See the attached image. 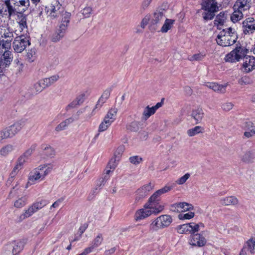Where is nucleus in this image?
Here are the masks:
<instances>
[{"instance_id": "1", "label": "nucleus", "mask_w": 255, "mask_h": 255, "mask_svg": "<svg viewBox=\"0 0 255 255\" xmlns=\"http://www.w3.org/2000/svg\"><path fill=\"white\" fill-rule=\"evenodd\" d=\"M238 39L237 34L232 27L223 29L218 35L216 41L222 46H229L236 43Z\"/></svg>"}, {"instance_id": "2", "label": "nucleus", "mask_w": 255, "mask_h": 255, "mask_svg": "<svg viewBox=\"0 0 255 255\" xmlns=\"http://www.w3.org/2000/svg\"><path fill=\"white\" fill-rule=\"evenodd\" d=\"M172 187L168 186H165L162 188L156 191L150 197V211L152 213L157 214L160 213L164 209V205L161 202L160 196L169 191L171 190Z\"/></svg>"}, {"instance_id": "3", "label": "nucleus", "mask_w": 255, "mask_h": 255, "mask_svg": "<svg viewBox=\"0 0 255 255\" xmlns=\"http://www.w3.org/2000/svg\"><path fill=\"white\" fill-rule=\"evenodd\" d=\"M202 9L204 10L202 13L204 20H212L215 16V13L219 10V7L216 1L205 0L202 3Z\"/></svg>"}, {"instance_id": "4", "label": "nucleus", "mask_w": 255, "mask_h": 255, "mask_svg": "<svg viewBox=\"0 0 255 255\" xmlns=\"http://www.w3.org/2000/svg\"><path fill=\"white\" fill-rule=\"evenodd\" d=\"M172 222V217L168 215H162L154 220L149 226L151 231H156L159 229L168 227Z\"/></svg>"}, {"instance_id": "5", "label": "nucleus", "mask_w": 255, "mask_h": 255, "mask_svg": "<svg viewBox=\"0 0 255 255\" xmlns=\"http://www.w3.org/2000/svg\"><path fill=\"white\" fill-rule=\"evenodd\" d=\"M14 30L9 27L0 29V45L4 49L10 47L11 42L13 38Z\"/></svg>"}, {"instance_id": "6", "label": "nucleus", "mask_w": 255, "mask_h": 255, "mask_svg": "<svg viewBox=\"0 0 255 255\" xmlns=\"http://www.w3.org/2000/svg\"><path fill=\"white\" fill-rule=\"evenodd\" d=\"M5 6L4 12L8 13L7 17L10 19L11 16L18 15L23 13L25 9H21L15 0H5L3 4Z\"/></svg>"}, {"instance_id": "7", "label": "nucleus", "mask_w": 255, "mask_h": 255, "mask_svg": "<svg viewBox=\"0 0 255 255\" xmlns=\"http://www.w3.org/2000/svg\"><path fill=\"white\" fill-rule=\"evenodd\" d=\"M22 124L16 122L0 131V142L3 139L11 138L17 133L22 128Z\"/></svg>"}, {"instance_id": "8", "label": "nucleus", "mask_w": 255, "mask_h": 255, "mask_svg": "<svg viewBox=\"0 0 255 255\" xmlns=\"http://www.w3.org/2000/svg\"><path fill=\"white\" fill-rule=\"evenodd\" d=\"M47 204V201L43 199H41L39 201H37L36 202L33 203L28 207L27 210H25L24 213L20 216V221H22L25 218L30 217L38 210L45 206Z\"/></svg>"}, {"instance_id": "9", "label": "nucleus", "mask_w": 255, "mask_h": 255, "mask_svg": "<svg viewBox=\"0 0 255 255\" xmlns=\"http://www.w3.org/2000/svg\"><path fill=\"white\" fill-rule=\"evenodd\" d=\"M245 54L246 50L241 46H237L226 55L225 60L228 62H236L240 61Z\"/></svg>"}, {"instance_id": "10", "label": "nucleus", "mask_w": 255, "mask_h": 255, "mask_svg": "<svg viewBox=\"0 0 255 255\" xmlns=\"http://www.w3.org/2000/svg\"><path fill=\"white\" fill-rule=\"evenodd\" d=\"M30 44L28 37L24 35H20L15 38L13 42V47L14 51L17 53L22 52L27 46Z\"/></svg>"}, {"instance_id": "11", "label": "nucleus", "mask_w": 255, "mask_h": 255, "mask_svg": "<svg viewBox=\"0 0 255 255\" xmlns=\"http://www.w3.org/2000/svg\"><path fill=\"white\" fill-rule=\"evenodd\" d=\"M24 244L21 241H14L6 245L8 250V255H15L20 253L23 249Z\"/></svg>"}, {"instance_id": "12", "label": "nucleus", "mask_w": 255, "mask_h": 255, "mask_svg": "<svg viewBox=\"0 0 255 255\" xmlns=\"http://www.w3.org/2000/svg\"><path fill=\"white\" fill-rule=\"evenodd\" d=\"M67 28H66V25L63 24H59L58 25L54 33L52 34L51 37V40L54 42H57L62 39L66 32Z\"/></svg>"}, {"instance_id": "13", "label": "nucleus", "mask_w": 255, "mask_h": 255, "mask_svg": "<svg viewBox=\"0 0 255 255\" xmlns=\"http://www.w3.org/2000/svg\"><path fill=\"white\" fill-rule=\"evenodd\" d=\"M207 241L200 234H193L190 236L189 244L192 246L201 247L205 245Z\"/></svg>"}, {"instance_id": "14", "label": "nucleus", "mask_w": 255, "mask_h": 255, "mask_svg": "<svg viewBox=\"0 0 255 255\" xmlns=\"http://www.w3.org/2000/svg\"><path fill=\"white\" fill-rule=\"evenodd\" d=\"M152 187L151 184L149 183L138 189L136 191L135 201L139 202L145 198L148 195V192L152 189Z\"/></svg>"}, {"instance_id": "15", "label": "nucleus", "mask_w": 255, "mask_h": 255, "mask_svg": "<svg viewBox=\"0 0 255 255\" xmlns=\"http://www.w3.org/2000/svg\"><path fill=\"white\" fill-rule=\"evenodd\" d=\"M243 31L245 34L253 33L255 30V20L249 17L243 22Z\"/></svg>"}, {"instance_id": "16", "label": "nucleus", "mask_w": 255, "mask_h": 255, "mask_svg": "<svg viewBox=\"0 0 255 255\" xmlns=\"http://www.w3.org/2000/svg\"><path fill=\"white\" fill-rule=\"evenodd\" d=\"M46 166L45 165H41L32 170L29 173L28 177L29 182L34 183L39 179L42 180L41 171Z\"/></svg>"}, {"instance_id": "17", "label": "nucleus", "mask_w": 255, "mask_h": 255, "mask_svg": "<svg viewBox=\"0 0 255 255\" xmlns=\"http://www.w3.org/2000/svg\"><path fill=\"white\" fill-rule=\"evenodd\" d=\"M245 62L243 64L244 71L249 73L255 68V57L253 56H246L245 58Z\"/></svg>"}, {"instance_id": "18", "label": "nucleus", "mask_w": 255, "mask_h": 255, "mask_svg": "<svg viewBox=\"0 0 255 255\" xmlns=\"http://www.w3.org/2000/svg\"><path fill=\"white\" fill-rule=\"evenodd\" d=\"M165 10L162 8H159L154 12L151 18V22L152 24H157L160 22L164 18Z\"/></svg>"}, {"instance_id": "19", "label": "nucleus", "mask_w": 255, "mask_h": 255, "mask_svg": "<svg viewBox=\"0 0 255 255\" xmlns=\"http://www.w3.org/2000/svg\"><path fill=\"white\" fill-rule=\"evenodd\" d=\"M251 6V0H237L234 7L239 8L243 11L249 10Z\"/></svg>"}, {"instance_id": "20", "label": "nucleus", "mask_w": 255, "mask_h": 255, "mask_svg": "<svg viewBox=\"0 0 255 255\" xmlns=\"http://www.w3.org/2000/svg\"><path fill=\"white\" fill-rule=\"evenodd\" d=\"M205 86L213 90L214 91L224 93L226 91L227 85H219L216 83L208 82L205 84Z\"/></svg>"}, {"instance_id": "21", "label": "nucleus", "mask_w": 255, "mask_h": 255, "mask_svg": "<svg viewBox=\"0 0 255 255\" xmlns=\"http://www.w3.org/2000/svg\"><path fill=\"white\" fill-rule=\"evenodd\" d=\"M172 208H175V209L178 210L179 208L183 209L180 212H185L187 211H190L193 209L194 207L191 204L186 202H180L176 203L171 206Z\"/></svg>"}, {"instance_id": "22", "label": "nucleus", "mask_w": 255, "mask_h": 255, "mask_svg": "<svg viewBox=\"0 0 255 255\" xmlns=\"http://www.w3.org/2000/svg\"><path fill=\"white\" fill-rule=\"evenodd\" d=\"M220 203L224 206H235L238 204L239 201L235 196H229L221 199L220 200Z\"/></svg>"}, {"instance_id": "23", "label": "nucleus", "mask_w": 255, "mask_h": 255, "mask_svg": "<svg viewBox=\"0 0 255 255\" xmlns=\"http://www.w3.org/2000/svg\"><path fill=\"white\" fill-rule=\"evenodd\" d=\"M152 214V211L148 209H140L135 214V219L136 221L142 220Z\"/></svg>"}, {"instance_id": "24", "label": "nucleus", "mask_w": 255, "mask_h": 255, "mask_svg": "<svg viewBox=\"0 0 255 255\" xmlns=\"http://www.w3.org/2000/svg\"><path fill=\"white\" fill-rule=\"evenodd\" d=\"M59 9L60 6L59 5L57 2L56 1L54 3H51L48 6V11L50 12V15L51 17L55 18L59 16V14L60 13Z\"/></svg>"}, {"instance_id": "25", "label": "nucleus", "mask_w": 255, "mask_h": 255, "mask_svg": "<svg viewBox=\"0 0 255 255\" xmlns=\"http://www.w3.org/2000/svg\"><path fill=\"white\" fill-rule=\"evenodd\" d=\"M191 117L196 121V124L200 123L203 117L204 113L202 108H198L192 112Z\"/></svg>"}, {"instance_id": "26", "label": "nucleus", "mask_w": 255, "mask_h": 255, "mask_svg": "<svg viewBox=\"0 0 255 255\" xmlns=\"http://www.w3.org/2000/svg\"><path fill=\"white\" fill-rule=\"evenodd\" d=\"M12 59V57L11 56V52L5 49L1 57L0 62L2 65H4L5 67H6L10 64Z\"/></svg>"}, {"instance_id": "27", "label": "nucleus", "mask_w": 255, "mask_h": 255, "mask_svg": "<svg viewBox=\"0 0 255 255\" xmlns=\"http://www.w3.org/2000/svg\"><path fill=\"white\" fill-rule=\"evenodd\" d=\"M41 148L43 150V154L48 157L52 158L55 155L54 149L49 145L42 144Z\"/></svg>"}, {"instance_id": "28", "label": "nucleus", "mask_w": 255, "mask_h": 255, "mask_svg": "<svg viewBox=\"0 0 255 255\" xmlns=\"http://www.w3.org/2000/svg\"><path fill=\"white\" fill-rule=\"evenodd\" d=\"M59 79V76L57 75H53L48 78H45L41 79L43 85L46 88L53 85Z\"/></svg>"}, {"instance_id": "29", "label": "nucleus", "mask_w": 255, "mask_h": 255, "mask_svg": "<svg viewBox=\"0 0 255 255\" xmlns=\"http://www.w3.org/2000/svg\"><path fill=\"white\" fill-rule=\"evenodd\" d=\"M118 109L116 108H111L104 118V121L109 122L111 124L116 119Z\"/></svg>"}, {"instance_id": "30", "label": "nucleus", "mask_w": 255, "mask_h": 255, "mask_svg": "<svg viewBox=\"0 0 255 255\" xmlns=\"http://www.w3.org/2000/svg\"><path fill=\"white\" fill-rule=\"evenodd\" d=\"M73 118L71 117L66 119L65 121L62 122L55 127V130L56 131H60L65 129V128L71 123L74 121Z\"/></svg>"}, {"instance_id": "31", "label": "nucleus", "mask_w": 255, "mask_h": 255, "mask_svg": "<svg viewBox=\"0 0 255 255\" xmlns=\"http://www.w3.org/2000/svg\"><path fill=\"white\" fill-rule=\"evenodd\" d=\"M191 225L190 223L185 224L181 225L178 226L176 229L177 232L179 234H190Z\"/></svg>"}, {"instance_id": "32", "label": "nucleus", "mask_w": 255, "mask_h": 255, "mask_svg": "<svg viewBox=\"0 0 255 255\" xmlns=\"http://www.w3.org/2000/svg\"><path fill=\"white\" fill-rule=\"evenodd\" d=\"M155 113L154 109L152 107L147 106L144 109L142 113V120L146 121L151 116Z\"/></svg>"}, {"instance_id": "33", "label": "nucleus", "mask_w": 255, "mask_h": 255, "mask_svg": "<svg viewBox=\"0 0 255 255\" xmlns=\"http://www.w3.org/2000/svg\"><path fill=\"white\" fill-rule=\"evenodd\" d=\"M226 16L224 12H221L216 16V19L214 20V24L217 25L218 29H221V28L219 26L223 25Z\"/></svg>"}, {"instance_id": "34", "label": "nucleus", "mask_w": 255, "mask_h": 255, "mask_svg": "<svg viewBox=\"0 0 255 255\" xmlns=\"http://www.w3.org/2000/svg\"><path fill=\"white\" fill-rule=\"evenodd\" d=\"M175 20L173 19L166 18L164 24L161 28V31L163 33L167 32L171 28Z\"/></svg>"}, {"instance_id": "35", "label": "nucleus", "mask_w": 255, "mask_h": 255, "mask_svg": "<svg viewBox=\"0 0 255 255\" xmlns=\"http://www.w3.org/2000/svg\"><path fill=\"white\" fill-rule=\"evenodd\" d=\"M14 149V146L12 144H7L0 149V154L1 156L5 157L11 152Z\"/></svg>"}, {"instance_id": "36", "label": "nucleus", "mask_w": 255, "mask_h": 255, "mask_svg": "<svg viewBox=\"0 0 255 255\" xmlns=\"http://www.w3.org/2000/svg\"><path fill=\"white\" fill-rule=\"evenodd\" d=\"M204 128L201 126H196L195 127L188 129L187 131L189 136H193L196 134L204 132Z\"/></svg>"}, {"instance_id": "37", "label": "nucleus", "mask_w": 255, "mask_h": 255, "mask_svg": "<svg viewBox=\"0 0 255 255\" xmlns=\"http://www.w3.org/2000/svg\"><path fill=\"white\" fill-rule=\"evenodd\" d=\"M238 10H235L231 16V19L233 22H236L240 20L243 17L242 11L239 8H237Z\"/></svg>"}, {"instance_id": "38", "label": "nucleus", "mask_w": 255, "mask_h": 255, "mask_svg": "<svg viewBox=\"0 0 255 255\" xmlns=\"http://www.w3.org/2000/svg\"><path fill=\"white\" fill-rule=\"evenodd\" d=\"M255 158V153L252 151H248L242 157V160L245 162H250Z\"/></svg>"}, {"instance_id": "39", "label": "nucleus", "mask_w": 255, "mask_h": 255, "mask_svg": "<svg viewBox=\"0 0 255 255\" xmlns=\"http://www.w3.org/2000/svg\"><path fill=\"white\" fill-rule=\"evenodd\" d=\"M19 16L17 15L19 20L18 23L21 28L23 29L24 28L27 27L26 16L23 14V13H21V14H19Z\"/></svg>"}, {"instance_id": "40", "label": "nucleus", "mask_w": 255, "mask_h": 255, "mask_svg": "<svg viewBox=\"0 0 255 255\" xmlns=\"http://www.w3.org/2000/svg\"><path fill=\"white\" fill-rule=\"evenodd\" d=\"M127 128L131 131L136 132L139 129V123L136 121L132 122L127 126Z\"/></svg>"}, {"instance_id": "41", "label": "nucleus", "mask_w": 255, "mask_h": 255, "mask_svg": "<svg viewBox=\"0 0 255 255\" xmlns=\"http://www.w3.org/2000/svg\"><path fill=\"white\" fill-rule=\"evenodd\" d=\"M244 246L250 251V254H255V241L251 239L246 242Z\"/></svg>"}, {"instance_id": "42", "label": "nucleus", "mask_w": 255, "mask_h": 255, "mask_svg": "<svg viewBox=\"0 0 255 255\" xmlns=\"http://www.w3.org/2000/svg\"><path fill=\"white\" fill-rule=\"evenodd\" d=\"M27 59L28 62H33L36 58V52L35 48L31 49L27 53Z\"/></svg>"}, {"instance_id": "43", "label": "nucleus", "mask_w": 255, "mask_h": 255, "mask_svg": "<svg viewBox=\"0 0 255 255\" xmlns=\"http://www.w3.org/2000/svg\"><path fill=\"white\" fill-rule=\"evenodd\" d=\"M71 17V13L70 12H68L65 11L62 14V18L61 20V23L60 24H63L64 25H66V28H67L68 26V24L70 21V19Z\"/></svg>"}, {"instance_id": "44", "label": "nucleus", "mask_w": 255, "mask_h": 255, "mask_svg": "<svg viewBox=\"0 0 255 255\" xmlns=\"http://www.w3.org/2000/svg\"><path fill=\"white\" fill-rule=\"evenodd\" d=\"M27 198L26 197H22L15 201L14 206L16 208H21L26 204Z\"/></svg>"}, {"instance_id": "45", "label": "nucleus", "mask_w": 255, "mask_h": 255, "mask_svg": "<svg viewBox=\"0 0 255 255\" xmlns=\"http://www.w3.org/2000/svg\"><path fill=\"white\" fill-rule=\"evenodd\" d=\"M103 239L102 237V235L101 234H99L93 241L92 243L91 244L92 246L94 248L98 247L103 242Z\"/></svg>"}, {"instance_id": "46", "label": "nucleus", "mask_w": 255, "mask_h": 255, "mask_svg": "<svg viewBox=\"0 0 255 255\" xmlns=\"http://www.w3.org/2000/svg\"><path fill=\"white\" fill-rule=\"evenodd\" d=\"M205 56V54L199 53L195 54L191 56L188 57V59L191 61H199L202 60Z\"/></svg>"}, {"instance_id": "47", "label": "nucleus", "mask_w": 255, "mask_h": 255, "mask_svg": "<svg viewBox=\"0 0 255 255\" xmlns=\"http://www.w3.org/2000/svg\"><path fill=\"white\" fill-rule=\"evenodd\" d=\"M36 146V144H32L22 154V155L28 159L29 157L31 156V155L32 154L33 151L35 150Z\"/></svg>"}, {"instance_id": "48", "label": "nucleus", "mask_w": 255, "mask_h": 255, "mask_svg": "<svg viewBox=\"0 0 255 255\" xmlns=\"http://www.w3.org/2000/svg\"><path fill=\"white\" fill-rule=\"evenodd\" d=\"M25 157H23L21 155L17 159L16 161V164L15 165L16 168H18L21 170L22 168L24 163L27 160Z\"/></svg>"}, {"instance_id": "49", "label": "nucleus", "mask_w": 255, "mask_h": 255, "mask_svg": "<svg viewBox=\"0 0 255 255\" xmlns=\"http://www.w3.org/2000/svg\"><path fill=\"white\" fill-rule=\"evenodd\" d=\"M238 83L241 85H249L251 84L253 81L249 76H244L239 80Z\"/></svg>"}, {"instance_id": "50", "label": "nucleus", "mask_w": 255, "mask_h": 255, "mask_svg": "<svg viewBox=\"0 0 255 255\" xmlns=\"http://www.w3.org/2000/svg\"><path fill=\"white\" fill-rule=\"evenodd\" d=\"M42 83V82L41 80H40L34 85L33 88L35 91L36 94L40 93L45 88Z\"/></svg>"}, {"instance_id": "51", "label": "nucleus", "mask_w": 255, "mask_h": 255, "mask_svg": "<svg viewBox=\"0 0 255 255\" xmlns=\"http://www.w3.org/2000/svg\"><path fill=\"white\" fill-rule=\"evenodd\" d=\"M93 11L92 8L90 6H87L81 10V13L84 18H88L90 16Z\"/></svg>"}, {"instance_id": "52", "label": "nucleus", "mask_w": 255, "mask_h": 255, "mask_svg": "<svg viewBox=\"0 0 255 255\" xmlns=\"http://www.w3.org/2000/svg\"><path fill=\"white\" fill-rule=\"evenodd\" d=\"M195 214L194 212H190L186 214H180L178 215V218L180 220L190 219L194 217Z\"/></svg>"}, {"instance_id": "53", "label": "nucleus", "mask_w": 255, "mask_h": 255, "mask_svg": "<svg viewBox=\"0 0 255 255\" xmlns=\"http://www.w3.org/2000/svg\"><path fill=\"white\" fill-rule=\"evenodd\" d=\"M111 124H110L109 122L103 121L99 125L98 131L99 132H103L107 129L108 127Z\"/></svg>"}, {"instance_id": "54", "label": "nucleus", "mask_w": 255, "mask_h": 255, "mask_svg": "<svg viewBox=\"0 0 255 255\" xmlns=\"http://www.w3.org/2000/svg\"><path fill=\"white\" fill-rule=\"evenodd\" d=\"M129 160L132 164L137 165L142 161V158L138 155H135L130 157Z\"/></svg>"}, {"instance_id": "55", "label": "nucleus", "mask_w": 255, "mask_h": 255, "mask_svg": "<svg viewBox=\"0 0 255 255\" xmlns=\"http://www.w3.org/2000/svg\"><path fill=\"white\" fill-rule=\"evenodd\" d=\"M85 100V94L83 93L78 95L74 100L76 102V103L78 104L79 106L82 105Z\"/></svg>"}, {"instance_id": "56", "label": "nucleus", "mask_w": 255, "mask_h": 255, "mask_svg": "<svg viewBox=\"0 0 255 255\" xmlns=\"http://www.w3.org/2000/svg\"><path fill=\"white\" fill-rule=\"evenodd\" d=\"M125 150V146L123 145L119 146L115 152L114 156L116 158L119 159L121 154L124 152Z\"/></svg>"}, {"instance_id": "57", "label": "nucleus", "mask_w": 255, "mask_h": 255, "mask_svg": "<svg viewBox=\"0 0 255 255\" xmlns=\"http://www.w3.org/2000/svg\"><path fill=\"white\" fill-rule=\"evenodd\" d=\"M234 106V105L231 102H227L222 104V108L225 111H229Z\"/></svg>"}, {"instance_id": "58", "label": "nucleus", "mask_w": 255, "mask_h": 255, "mask_svg": "<svg viewBox=\"0 0 255 255\" xmlns=\"http://www.w3.org/2000/svg\"><path fill=\"white\" fill-rule=\"evenodd\" d=\"M190 175L189 173H186L181 177H180L177 181V183L178 184L181 185L186 182L187 180L189 178Z\"/></svg>"}, {"instance_id": "59", "label": "nucleus", "mask_w": 255, "mask_h": 255, "mask_svg": "<svg viewBox=\"0 0 255 255\" xmlns=\"http://www.w3.org/2000/svg\"><path fill=\"white\" fill-rule=\"evenodd\" d=\"M191 225V230H190V234H194L195 233L198 232L199 231V225H197V224L194 223H190Z\"/></svg>"}, {"instance_id": "60", "label": "nucleus", "mask_w": 255, "mask_h": 255, "mask_svg": "<svg viewBox=\"0 0 255 255\" xmlns=\"http://www.w3.org/2000/svg\"><path fill=\"white\" fill-rule=\"evenodd\" d=\"M248 130L249 131H246L244 133V135L246 137L250 138L255 135V127Z\"/></svg>"}, {"instance_id": "61", "label": "nucleus", "mask_w": 255, "mask_h": 255, "mask_svg": "<svg viewBox=\"0 0 255 255\" xmlns=\"http://www.w3.org/2000/svg\"><path fill=\"white\" fill-rule=\"evenodd\" d=\"M109 178V176L108 175H105L104 178L99 180V182L97 183L96 187H101L103 186Z\"/></svg>"}, {"instance_id": "62", "label": "nucleus", "mask_w": 255, "mask_h": 255, "mask_svg": "<svg viewBox=\"0 0 255 255\" xmlns=\"http://www.w3.org/2000/svg\"><path fill=\"white\" fill-rule=\"evenodd\" d=\"M78 106H79L78 104L76 103V102L74 100L66 106L65 110L68 111L70 109L75 108Z\"/></svg>"}, {"instance_id": "63", "label": "nucleus", "mask_w": 255, "mask_h": 255, "mask_svg": "<svg viewBox=\"0 0 255 255\" xmlns=\"http://www.w3.org/2000/svg\"><path fill=\"white\" fill-rule=\"evenodd\" d=\"M152 0H143L141 7L143 10L146 9L150 4Z\"/></svg>"}, {"instance_id": "64", "label": "nucleus", "mask_w": 255, "mask_h": 255, "mask_svg": "<svg viewBox=\"0 0 255 255\" xmlns=\"http://www.w3.org/2000/svg\"><path fill=\"white\" fill-rule=\"evenodd\" d=\"M112 90V88L107 89L106 90L104 91L102 96L105 98V99L107 100L110 96Z\"/></svg>"}]
</instances>
